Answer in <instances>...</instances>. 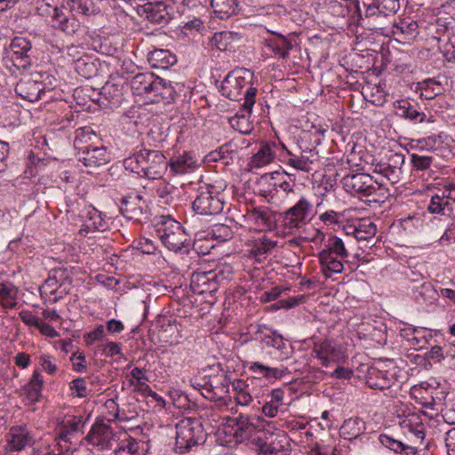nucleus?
<instances>
[{"instance_id": "obj_55", "label": "nucleus", "mask_w": 455, "mask_h": 455, "mask_svg": "<svg viewBox=\"0 0 455 455\" xmlns=\"http://www.w3.org/2000/svg\"><path fill=\"white\" fill-rule=\"evenodd\" d=\"M209 234L220 242L228 241L233 237L232 229L225 224L214 225Z\"/></svg>"}, {"instance_id": "obj_49", "label": "nucleus", "mask_w": 455, "mask_h": 455, "mask_svg": "<svg viewBox=\"0 0 455 455\" xmlns=\"http://www.w3.org/2000/svg\"><path fill=\"white\" fill-rule=\"evenodd\" d=\"M357 241H367L374 237L377 232L376 225L369 220H359L356 221Z\"/></svg>"}, {"instance_id": "obj_10", "label": "nucleus", "mask_w": 455, "mask_h": 455, "mask_svg": "<svg viewBox=\"0 0 455 455\" xmlns=\"http://www.w3.org/2000/svg\"><path fill=\"white\" fill-rule=\"evenodd\" d=\"M8 56L13 66L18 69L29 68L36 59V52L32 43L26 37L15 36L12 39L8 49Z\"/></svg>"}, {"instance_id": "obj_15", "label": "nucleus", "mask_w": 455, "mask_h": 455, "mask_svg": "<svg viewBox=\"0 0 455 455\" xmlns=\"http://www.w3.org/2000/svg\"><path fill=\"white\" fill-rule=\"evenodd\" d=\"M286 436L283 433H275L269 430H259L258 435L253 438V443L262 455H276L284 450Z\"/></svg>"}, {"instance_id": "obj_26", "label": "nucleus", "mask_w": 455, "mask_h": 455, "mask_svg": "<svg viewBox=\"0 0 455 455\" xmlns=\"http://www.w3.org/2000/svg\"><path fill=\"white\" fill-rule=\"evenodd\" d=\"M147 59L150 66L156 69H168L177 62L176 55L165 49L150 51Z\"/></svg>"}, {"instance_id": "obj_53", "label": "nucleus", "mask_w": 455, "mask_h": 455, "mask_svg": "<svg viewBox=\"0 0 455 455\" xmlns=\"http://www.w3.org/2000/svg\"><path fill=\"white\" fill-rule=\"evenodd\" d=\"M236 154L235 145L231 142L226 143L219 148V149L211 153V156L213 160H226L228 163V159H233L234 156Z\"/></svg>"}, {"instance_id": "obj_59", "label": "nucleus", "mask_w": 455, "mask_h": 455, "mask_svg": "<svg viewBox=\"0 0 455 455\" xmlns=\"http://www.w3.org/2000/svg\"><path fill=\"white\" fill-rule=\"evenodd\" d=\"M49 449L54 451L59 455H69L72 453L71 443L65 440H56V436L53 443L49 445Z\"/></svg>"}, {"instance_id": "obj_23", "label": "nucleus", "mask_w": 455, "mask_h": 455, "mask_svg": "<svg viewBox=\"0 0 455 455\" xmlns=\"http://www.w3.org/2000/svg\"><path fill=\"white\" fill-rule=\"evenodd\" d=\"M52 27L67 35H73L79 29L80 22L73 15L68 16L61 9L55 7L52 14Z\"/></svg>"}, {"instance_id": "obj_39", "label": "nucleus", "mask_w": 455, "mask_h": 455, "mask_svg": "<svg viewBox=\"0 0 455 455\" xmlns=\"http://www.w3.org/2000/svg\"><path fill=\"white\" fill-rule=\"evenodd\" d=\"M44 385V378L39 371H35L28 384L24 387L26 398L30 403L39 401L42 396V387Z\"/></svg>"}, {"instance_id": "obj_57", "label": "nucleus", "mask_w": 455, "mask_h": 455, "mask_svg": "<svg viewBox=\"0 0 455 455\" xmlns=\"http://www.w3.org/2000/svg\"><path fill=\"white\" fill-rule=\"evenodd\" d=\"M69 388L72 392V395L74 396L84 398L88 395L86 382L84 378H76L73 379L69 384Z\"/></svg>"}, {"instance_id": "obj_17", "label": "nucleus", "mask_w": 455, "mask_h": 455, "mask_svg": "<svg viewBox=\"0 0 455 455\" xmlns=\"http://www.w3.org/2000/svg\"><path fill=\"white\" fill-rule=\"evenodd\" d=\"M142 12L148 21L164 26L172 20L174 10L166 0H161L145 4Z\"/></svg>"}, {"instance_id": "obj_7", "label": "nucleus", "mask_w": 455, "mask_h": 455, "mask_svg": "<svg viewBox=\"0 0 455 455\" xmlns=\"http://www.w3.org/2000/svg\"><path fill=\"white\" fill-rule=\"evenodd\" d=\"M253 74L245 68L229 72L221 82L220 92L231 100H244V94L252 86Z\"/></svg>"}, {"instance_id": "obj_34", "label": "nucleus", "mask_w": 455, "mask_h": 455, "mask_svg": "<svg viewBox=\"0 0 455 455\" xmlns=\"http://www.w3.org/2000/svg\"><path fill=\"white\" fill-rule=\"evenodd\" d=\"M275 147L276 144L275 142L272 144H261L259 150L252 156L250 165L251 167L260 168L270 164L274 160L275 155L272 148Z\"/></svg>"}, {"instance_id": "obj_12", "label": "nucleus", "mask_w": 455, "mask_h": 455, "mask_svg": "<svg viewBox=\"0 0 455 455\" xmlns=\"http://www.w3.org/2000/svg\"><path fill=\"white\" fill-rule=\"evenodd\" d=\"M224 209V201L219 193L209 188H200L193 202V210L201 215H216Z\"/></svg>"}, {"instance_id": "obj_21", "label": "nucleus", "mask_w": 455, "mask_h": 455, "mask_svg": "<svg viewBox=\"0 0 455 455\" xmlns=\"http://www.w3.org/2000/svg\"><path fill=\"white\" fill-rule=\"evenodd\" d=\"M158 76L153 73H140L131 80V88L134 94L151 97Z\"/></svg>"}, {"instance_id": "obj_48", "label": "nucleus", "mask_w": 455, "mask_h": 455, "mask_svg": "<svg viewBox=\"0 0 455 455\" xmlns=\"http://www.w3.org/2000/svg\"><path fill=\"white\" fill-rule=\"evenodd\" d=\"M427 210L432 214L449 215L451 213L452 208L445 196L436 194L432 196Z\"/></svg>"}, {"instance_id": "obj_51", "label": "nucleus", "mask_w": 455, "mask_h": 455, "mask_svg": "<svg viewBox=\"0 0 455 455\" xmlns=\"http://www.w3.org/2000/svg\"><path fill=\"white\" fill-rule=\"evenodd\" d=\"M139 443L135 439L128 437L118 443L114 450L115 455H138Z\"/></svg>"}, {"instance_id": "obj_50", "label": "nucleus", "mask_w": 455, "mask_h": 455, "mask_svg": "<svg viewBox=\"0 0 455 455\" xmlns=\"http://www.w3.org/2000/svg\"><path fill=\"white\" fill-rule=\"evenodd\" d=\"M131 379H129L130 386L135 387V390L143 392L149 390V386L147 384L148 378L146 375V370L143 368L135 367L130 373Z\"/></svg>"}, {"instance_id": "obj_56", "label": "nucleus", "mask_w": 455, "mask_h": 455, "mask_svg": "<svg viewBox=\"0 0 455 455\" xmlns=\"http://www.w3.org/2000/svg\"><path fill=\"white\" fill-rule=\"evenodd\" d=\"M377 2L383 16L393 15L400 9L399 0H377Z\"/></svg>"}, {"instance_id": "obj_38", "label": "nucleus", "mask_w": 455, "mask_h": 455, "mask_svg": "<svg viewBox=\"0 0 455 455\" xmlns=\"http://www.w3.org/2000/svg\"><path fill=\"white\" fill-rule=\"evenodd\" d=\"M365 431V423L360 418H350L346 419L341 427L340 433L345 439L352 440L359 437Z\"/></svg>"}, {"instance_id": "obj_8", "label": "nucleus", "mask_w": 455, "mask_h": 455, "mask_svg": "<svg viewBox=\"0 0 455 455\" xmlns=\"http://www.w3.org/2000/svg\"><path fill=\"white\" fill-rule=\"evenodd\" d=\"M312 213V203L302 196L292 207L281 213L283 226L290 232L300 229L310 221Z\"/></svg>"}, {"instance_id": "obj_33", "label": "nucleus", "mask_w": 455, "mask_h": 455, "mask_svg": "<svg viewBox=\"0 0 455 455\" xmlns=\"http://www.w3.org/2000/svg\"><path fill=\"white\" fill-rule=\"evenodd\" d=\"M290 158L287 160V164L293 167L298 171L310 172L313 170V164L317 159L316 154L312 150L303 151L300 156H295L290 151H287Z\"/></svg>"}, {"instance_id": "obj_14", "label": "nucleus", "mask_w": 455, "mask_h": 455, "mask_svg": "<svg viewBox=\"0 0 455 455\" xmlns=\"http://www.w3.org/2000/svg\"><path fill=\"white\" fill-rule=\"evenodd\" d=\"M120 212L127 220L141 223L149 218L147 201L140 195H130L123 197Z\"/></svg>"}, {"instance_id": "obj_52", "label": "nucleus", "mask_w": 455, "mask_h": 455, "mask_svg": "<svg viewBox=\"0 0 455 455\" xmlns=\"http://www.w3.org/2000/svg\"><path fill=\"white\" fill-rule=\"evenodd\" d=\"M435 158L430 156H421L416 153L411 154V163L414 171H427L428 170Z\"/></svg>"}, {"instance_id": "obj_58", "label": "nucleus", "mask_w": 455, "mask_h": 455, "mask_svg": "<svg viewBox=\"0 0 455 455\" xmlns=\"http://www.w3.org/2000/svg\"><path fill=\"white\" fill-rule=\"evenodd\" d=\"M41 298H46L48 295H56L59 292V283L52 275L44 282L39 289Z\"/></svg>"}, {"instance_id": "obj_25", "label": "nucleus", "mask_w": 455, "mask_h": 455, "mask_svg": "<svg viewBox=\"0 0 455 455\" xmlns=\"http://www.w3.org/2000/svg\"><path fill=\"white\" fill-rule=\"evenodd\" d=\"M267 31L272 34L274 37L266 39L265 45L279 58H288L290 51L292 49L291 42L282 34L272 30Z\"/></svg>"}, {"instance_id": "obj_60", "label": "nucleus", "mask_w": 455, "mask_h": 455, "mask_svg": "<svg viewBox=\"0 0 455 455\" xmlns=\"http://www.w3.org/2000/svg\"><path fill=\"white\" fill-rule=\"evenodd\" d=\"M175 190L176 188L173 186L163 184L157 188L156 194L161 199H163L164 204H170L173 200L172 194Z\"/></svg>"}, {"instance_id": "obj_36", "label": "nucleus", "mask_w": 455, "mask_h": 455, "mask_svg": "<svg viewBox=\"0 0 455 455\" xmlns=\"http://www.w3.org/2000/svg\"><path fill=\"white\" fill-rule=\"evenodd\" d=\"M437 33L440 34L439 41L446 43L445 56L449 61L455 60V25L449 23L438 28Z\"/></svg>"}, {"instance_id": "obj_5", "label": "nucleus", "mask_w": 455, "mask_h": 455, "mask_svg": "<svg viewBox=\"0 0 455 455\" xmlns=\"http://www.w3.org/2000/svg\"><path fill=\"white\" fill-rule=\"evenodd\" d=\"M56 79L47 72L32 74L29 78L20 80L15 86V92L21 98L35 102L54 88Z\"/></svg>"}, {"instance_id": "obj_18", "label": "nucleus", "mask_w": 455, "mask_h": 455, "mask_svg": "<svg viewBox=\"0 0 455 455\" xmlns=\"http://www.w3.org/2000/svg\"><path fill=\"white\" fill-rule=\"evenodd\" d=\"M313 352L325 367H328L331 363H339L345 358L342 347L329 339L315 343Z\"/></svg>"}, {"instance_id": "obj_9", "label": "nucleus", "mask_w": 455, "mask_h": 455, "mask_svg": "<svg viewBox=\"0 0 455 455\" xmlns=\"http://www.w3.org/2000/svg\"><path fill=\"white\" fill-rule=\"evenodd\" d=\"M84 440L88 444L103 451L112 449L114 443L118 442L119 436L118 433L115 432L108 423L97 419Z\"/></svg>"}, {"instance_id": "obj_42", "label": "nucleus", "mask_w": 455, "mask_h": 455, "mask_svg": "<svg viewBox=\"0 0 455 455\" xmlns=\"http://www.w3.org/2000/svg\"><path fill=\"white\" fill-rule=\"evenodd\" d=\"M101 94L112 107L120 106L124 100L122 86L111 82L105 84L102 87Z\"/></svg>"}, {"instance_id": "obj_45", "label": "nucleus", "mask_w": 455, "mask_h": 455, "mask_svg": "<svg viewBox=\"0 0 455 455\" xmlns=\"http://www.w3.org/2000/svg\"><path fill=\"white\" fill-rule=\"evenodd\" d=\"M400 426L403 430L413 434L418 439L423 440L425 437V427L416 415L403 419L400 422Z\"/></svg>"}, {"instance_id": "obj_61", "label": "nucleus", "mask_w": 455, "mask_h": 455, "mask_svg": "<svg viewBox=\"0 0 455 455\" xmlns=\"http://www.w3.org/2000/svg\"><path fill=\"white\" fill-rule=\"evenodd\" d=\"M39 364L42 369L49 374H54L57 371L55 359L49 355L43 354L39 356Z\"/></svg>"}, {"instance_id": "obj_54", "label": "nucleus", "mask_w": 455, "mask_h": 455, "mask_svg": "<svg viewBox=\"0 0 455 455\" xmlns=\"http://www.w3.org/2000/svg\"><path fill=\"white\" fill-rule=\"evenodd\" d=\"M76 69L84 78H90L97 72L95 64L92 61H87L85 59L76 60Z\"/></svg>"}, {"instance_id": "obj_30", "label": "nucleus", "mask_w": 455, "mask_h": 455, "mask_svg": "<svg viewBox=\"0 0 455 455\" xmlns=\"http://www.w3.org/2000/svg\"><path fill=\"white\" fill-rule=\"evenodd\" d=\"M177 92L174 87L158 76L154 91L151 94V100L154 102H163L164 104L172 103L176 97Z\"/></svg>"}, {"instance_id": "obj_2", "label": "nucleus", "mask_w": 455, "mask_h": 455, "mask_svg": "<svg viewBox=\"0 0 455 455\" xmlns=\"http://www.w3.org/2000/svg\"><path fill=\"white\" fill-rule=\"evenodd\" d=\"M124 166L141 177L157 180L168 168V161L159 150L142 148L124 160Z\"/></svg>"}, {"instance_id": "obj_1", "label": "nucleus", "mask_w": 455, "mask_h": 455, "mask_svg": "<svg viewBox=\"0 0 455 455\" xmlns=\"http://www.w3.org/2000/svg\"><path fill=\"white\" fill-rule=\"evenodd\" d=\"M323 243V248L317 253L322 273L326 278H331L333 274H340L344 269V262H348L347 258L349 253L341 238L330 235L325 240V235L317 231L313 242Z\"/></svg>"}, {"instance_id": "obj_28", "label": "nucleus", "mask_w": 455, "mask_h": 455, "mask_svg": "<svg viewBox=\"0 0 455 455\" xmlns=\"http://www.w3.org/2000/svg\"><path fill=\"white\" fill-rule=\"evenodd\" d=\"M230 384L231 379L227 374L220 376L214 380V383L212 381L205 383L204 389L207 392L205 397L212 400H223L229 392Z\"/></svg>"}, {"instance_id": "obj_43", "label": "nucleus", "mask_w": 455, "mask_h": 455, "mask_svg": "<svg viewBox=\"0 0 455 455\" xmlns=\"http://www.w3.org/2000/svg\"><path fill=\"white\" fill-rule=\"evenodd\" d=\"M275 245V241L263 235L262 237L255 240L251 249V254L254 256L258 261H260L262 259L266 258Z\"/></svg>"}, {"instance_id": "obj_16", "label": "nucleus", "mask_w": 455, "mask_h": 455, "mask_svg": "<svg viewBox=\"0 0 455 455\" xmlns=\"http://www.w3.org/2000/svg\"><path fill=\"white\" fill-rule=\"evenodd\" d=\"M405 163V156L402 153L391 154L387 162L378 163L374 172L383 175L391 184H396L402 177V168Z\"/></svg>"}, {"instance_id": "obj_64", "label": "nucleus", "mask_w": 455, "mask_h": 455, "mask_svg": "<svg viewBox=\"0 0 455 455\" xmlns=\"http://www.w3.org/2000/svg\"><path fill=\"white\" fill-rule=\"evenodd\" d=\"M281 336L275 331H269V332L262 333L259 339L267 347L275 348Z\"/></svg>"}, {"instance_id": "obj_22", "label": "nucleus", "mask_w": 455, "mask_h": 455, "mask_svg": "<svg viewBox=\"0 0 455 455\" xmlns=\"http://www.w3.org/2000/svg\"><path fill=\"white\" fill-rule=\"evenodd\" d=\"M393 105L396 116L409 120L413 124L423 123L425 121V113L419 111L408 100H397Z\"/></svg>"}, {"instance_id": "obj_35", "label": "nucleus", "mask_w": 455, "mask_h": 455, "mask_svg": "<svg viewBox=\"0 0 455 455\" xmlns=\"http://www.w3.org/2000/svg\"><path fill=\"white\" fill-rule=\"evenodd\" d=\"M379 443L386 448L401 455H416L418 450L412 445H408L399 440H395L390 435L381 434L379 436Z\"/></svg>"}, {"instance_id": "obj_4", "label": "nucleus", "mask_w": 455, "mask_h": 455, "mask_svg": "<svg viewBox=\"0 0 455 455\" xmlns=\"http://www.w3.org/2000/svg\"><path fill=\"white\" fill-rule=\"evenodd\" d=\"M204 427L198 418H184L176 425L175 451L183 454L204 442Z\"/></svg>"}, {"instance_id": "obj_40", "label": "nucleus", "mask_w": 455, "mask_h": 455, "mask_svg": "<svg viewBox=\"0 0 455 455\" xmlns=\"http://www.w3.org/2000/svg\"><path fill=\"white\" fill-rule=\"evenodd\" d=\"M211 5L216 16L221 20L229 18L236 13V0H211Z\"/></svg>"}, {"instance_id": "obj_37", "label": "nucleus", "mask_w": 455, "mask_h": 455, "mask_svg": "<svg viewBox=\"0 0 455 455\" xmlns=\"http://www.w3.org/2000/svg\"><path fill=\"white\" fill-rule=\"evenodd\" d=\"M284 391L282 388H275L267 395L265 404L262 406V413L269 418L275 417L280 405L283 404Z\"/></svg>"}, {"instance_id": "obj_11", "label": "nucleus", "mask_w": 455, "mask_h": 455, "mask_svg": "<svg viewBox=\"0 0 455 455\" xmlns=\"http://www.w3.org/2000/svg\"><path fill=\"white\" fill-rule=\"evenodd\" d=\"M257 93V88L249 87L244 94V102L242 105V109L228 119L230 126L242 134H250L253 130V124L250 117L256 102Z\"/></svg>"}, {"instance_id": "obj_32", "label": "nucleus", "mask_w": 455, "mask_h": 455, "mask_svg": "<svg viewBox=\"0 0 455 455\" xmlns=\"http://www.w3.org/2000/svg\"><path fill=\"white\" fill-rule=\"evenodd\" d=\"M168 166L175 174H185L194 171L196 160L190 152H184L182 155L172 157L168 162Z\"/></svg>"}, {"instance_id": "obj_24", "label": "nucleus", "mask_w": 455, "mask_h": 455, "mask_svg": "<svg viewBox=\"0 0 455 455\" xmlns=\"http://www.w3.org/2000/svg\"><path fill=\"white\" fill-rule=\"evenodd\" d=\"M84 419L81 416H74L71 419L62 420L56 428V440H65L72 444V437L84 427Z\"/></svg>"}, {"instance_id": "obj_29", "label": "nucleus", "mask_w": 455, "mask_h": 455, "mask_svg": "<svg viewBox=\"0 0 455 455\" xmlns=\"http://www.w3.org/2000/svg\"><path fill=\"white\" fill-rule=\"evenodd\" d=\"M100 138L91 127H83L76 131L74 147L77 155L94 147Z\"/></svg>"}, {"instance_id": "obj_63", "label": "nucleus", "mask_w": 455, "mask_h": 455, "mask_svg": "<svg viewBox=\"0 0 455 455\" xmlns=\"http://www.w3.org/2000/svg\"><path fill=\"white\" fill-rule=\"evenodd\" d=\"M105 336V331L103 325H98L96 329L86 333L84 336V341L87 346L92 345L93 342L101 340Z\"/></svg>"}, {"instance_id": "obj_13", "label": "nucleus", "mask_w": 455, "mask_h": 455, "mask_svg": "<svg viewBox=\"0 0 455 455\" xmlns=\"http://www.w3.org/2000/svg\"><path fill=\"white\" fill-rule=\"evenodd\" d=\"M224 278L223 274L216 270H196L191 275L190 288L196 294H212L218 291L220 282Z\"/></svg>"}, {"instance_id": "obj_44", "label": "nucleus", "mask_w": 455, "mask_h": 455, "mask_svg": "<svg viewBox=\"0 0 455 455\" xmlns=\"http://www.w3.org/2000/svg\"><path fill=\"white\" fill-rule=\"evenodd\" d=\"M89 219L84 221L80 229L82 235H87L91 232L103 231L106 228V222L99 212L93 210L89 212Z\"/></svg>"}, {"instance_id": "obj_62", "label": "nucleus", "mask_w": 455, "mask_h": 455, "mask_svg": "<svg viewBox=\"0 0 455 455\" xmlns=\"http://www.w3.org/2000/svg\"><path fill=\"white\" fill-rule=\"evenodd\" d=\"M72 8L86 16L94 13V4L92 0H77Z\"/></svg>"}, {"instance_id": "obj_19", "label": "nucleus", "mask_w": 455, "mask_h": 455, "mask_svg": "<svg viewBox=\"0 0 455 455\" xmlns=\"http://www.w3.org/2000/svg\"><path fill=\"white\" fill-rule=\"evenodd\" d=\"M77 156L79 162L83 163L84 166L89 168L100 167L107 164L110 160L107 148L103 146L97 145L90 149L81 152Z\"/></svg>"}, {"instance_id": "obj_20", "label": "nucleus", "mask_w": 455, "mask_h": 455, "mask_svg": "<svg viewBox=\"0 0 455 455\" xmlns=\"http://www.w3.org/2000/svg\"><path fill=\"white\" fill-rule=\"evenodd\" d=\"M8 444L12 451H20L34 444V437L25 426L12 427L9 432Z\"/></svg>"}, {"instance_id": "obj_46", "label": "nucleus", "mask_w": 455, "mask_h": 455, "mask_svg": "<svg viewBox=\"0 0 455 455\" xmlns=\"http://www.w3.org/2000/svg\"><path fill=\"white\" fill-rule=\"evenodd\" d=\"M420 94L419 97L421 99L426 100H433L436 96L442 94L443 87L440 82L435 81V79L429 78L424 80L419 84Z\"/></svg>"}, {"instance_id": "obj_6", "label": "nucleus", "mask_w": 455, "mask_h": 455, "mask_svg": "<svg viewBox=\"0 0 455 455\" xmlns=\"http://www.w3.org/2000/svg\"><path fill=\"white\" fill-rule=\"evenodd\" d=\"M156 232L162 243L170 251H180L188 240V235L180 223L170 217L161 218L156 225Z\"/></svg>"}, {"instance_id": "obj_27", "label": "nucleus", "mask_w": 455, "mask_h": 455, "mask_svg": "<svg viewBox=\"0 0 455 455\" xmlns=\"http://www.w3.org/2000/svg\"><path fill=\"white\" fill-rule=\"evenodd\" d=\"M248 370L254 374V378L266 379H280L289 372L287 367H270L259 362L251 363Z\"/></svg>"}, {"instance_id": "obj_47", "label": "nucleus", "mask_w": 455, "mask_h": 455, "mask_svg": "<svg viewBox=\"0 0 455 455\" xmlns=\"http://www.w3.org/2000/svg\"><path fill=\"white\" fill-rule=\"evenodd\" d=\"M18 290L11 283H2L0 286V304L6 308L17 307Z\"/></svg>"}, {"instance_id": "obj_3", "label": "nucleus", "mask_w": 455, "mask_h": 455, "mask_svg": "<svg viewBox=\"0 0 455 455\" xmlns=\"http://www.w3.org/2000/svg\"><path fill=\"white\" fill-rule=\"evenodd\" d=\"M346 192L359 199H370L379 202L387 196V190L367 173L358 172L347 174L341 180Z\"/></svg>"}, {"instance_id": "obj_31", "label": "nucleus", "mask_w": 455, "mask_h": 455, "mask_svg": "<svg viewBox=\"0 0 455 455\" xmlns=\"http://www.w3.org/2000/svg\"><path fill=\"white\" fill-rule=\"evenodd\" d=\"M393 383V378L387 371L370 368L366 376V384L372 389L385 390Z\"/></svg>"}, {"instance_id": "obj_41", "label": "nucleus", "mask_w": 455, "mask_h": 455, "mask_svg": "<svg viewBox=\"0 0 455 455\" xmlns=\"http://www.w3.org/2000/svg\"><path fill=\"white\" fill-rule=\"evenodd\" d=\"M236 429L235 435L236 438H240L241 441L253 439L254 435L257 434V427L254 423L251 422L247 417L239 416L236 419Z\"/></svg>"}]
</instances>
